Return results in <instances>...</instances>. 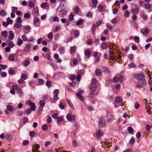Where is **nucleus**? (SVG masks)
Returning a JSON list of instances; mask_svg holds the SVG:
<instances>
[{
  "label": "nucleus",
  "instance_id": "f257e3e1",
  "mask_svg": "<svg viewBox=\"0 0 152 152\" xmlns=\"http://www.w3.org/2000/svg\"><path fill=\"white\" fill-rule=\"evenodd\" d=\"M134 78L137 80L140 83H142V84H146V82L144 76L141 74H136L134 76Z\"/></svg>",
  "mask_w": 152,
  "mask_h": 152
},
{
  "label": "nucleus",
  "instance_id": "f03ea898",
  "mask_svg": "<svg viewBox=\"0 0 152 152\" xmlns=\"http://www.w3.org/2000/svg\"><path fill=\"white\" fill-rule=\"evenodd\" d=\"M120 83H122L123 81V77L119 75H116L113 78V81L115 83H117L118 81Z\"/></svg>",
  "mask_w": 152,
  "mask_h": 152
},
{
  "label": "nucleus",
  "instance_id": "7ed1b4c3",
  "mask_svg": "<svg viewBox=\"0 0 152 152\" xmlns=\"http://www.w3.org/2000/svg\"><path fill=\"white\" fill-rule=\"evenodd\" d=\"M26 104H28L31 107V109L33 111L35 110L36 106L35 104L33 102H31L30 100L27 101L26 102Z\"/></svg>",
  "mask_w": 152,
  "mask_h": 152
},
{
  "label": "nucleus",
  "instance_id": "20e7f679",
  "mask_svg": "<svg viewBox=\"0 0 152 152\" xmlns=\"http://www.w3.org/2000/svg\"><path fill=\"white\" fill-rule=\"evenodd\" d=\"M106 124V122L104 118H102L100 119L99 123V125L101 127H103L105 126Z\"/></svg>",
  "mask_w": 152,
  "mask_h": 152
},
{
  "label": "nucleus",
  "instance_id": "39448f33",
  "mask_svg": "<svg viewBox=\"0 0 152 152\" xmlns=\"http://www.w3.org/2000/svg\"><path fill=\"white\" fill-rule=\"evenodd\" d=\"M63 75L62 73L59 72L54 74L53 76V79H56L58 78L59 77L62 76Z\"/></svg>",
  "mask_w": 152,
  "mask_h": 152
},
{
  "label": "nucleus",
  "instance_id": "423d86ee",
  "mask_svg": "<svg viewBox=\"0 0 152 152\" xmlns=\"http://www.w3.org/2000/svg\"><path fill=\"white\" fill-rule=\"evenodd\" d=\"M14 37V35L13 32L12 31H9L8 39L10 40H12L13 39Z\"/></svg>",
  "mask_w": 152,
  "mask_h": 152
},
{
  "label": "nucleus",
  "instance_id": "0eeeda50",
  "mask_svg": "<svg viewBox=\"0 0 152 152\" xmlns=\"http://www.w3.org/2000/svg\"><path fill=\"white\" fill-rule=\"evenodd\" d=\"M101 69L103 72H104L107 73H110V70L106 67L102 66H101Z\"/></svg>",
  "mask_w": 152,
  "mask_h": 152
},
{
  "label": "nucleus",
  "instance_id": "6e6552de",
  "mask_svg": "<svg viewBox=\"0 0 152 152\" xmlns=\"http://www.w3.org/2000/svg\"><path fill=\"white\" fill-rule=\"evenodd\" d=\"M141 33L143 34L146 36L147 34H148L149 32L148 29L146 28H145L143 29H142L141 30Z\"/></svg>",
  "mask_w": 152,
  "mask_h": 152
},
{
  "label": "nucleus",
  "instance_id": "1a4fd4ad",
  "mask_svg": "<svg viewBox=\"0 0 152 152\" xmlns=\"http://www.w3.org/2000/svg\"><path fill=\"white\" fill-rule=\"evenodd\" d=\"M33 146H34V147H35L36 149H33L32 150L33 152H38L37 151L40 148V145L39 144H34L33 145Z\"/></svg>",
  "mask_w": 152,
  "mask_h": 152
},
{
  "label": "nucleus",
  "instance_id": "9d476101",
  "mask_svg": "<svg viewBox=\"0 0 152 152\" xmlns=\"http://www.w3.org/2000/svg\"><path fill=\"white\" fill-rule=\"evenodd\" d=\"M96 135L97 138L102 136L103 135V133L101 130H98L96 133Z\"/></svg>",
  "mask_w": 152,
  "mask_h": 152
},
{
  "label": "nucleus",
  "instance_id": "9b49d317",
  "mask_svg": "<svg viewBox=\"0 0 152 152\" xmlns=\"http://www.w3.org/2000/svg\"><path fill=\"white\" fill-rule=\"evenodd\" d=\"M95 74L98 76H101L102 75V72L101 70L99 69H96L95 70Z\"/></svg>",
  "mask_w": 152,
  "mask_h": 152
},
{
  "label": "nucleus",
  "instance_id": "f8f14e48",
  "mask_svg": "<svg viewBox=\"0 0 152 152\" xmlns=\"http://www.w3.org/2000/svg\"><path fill=\"white\" fill-rule=\"evenodd\" d=\"M76 96H77V98L79 99L82 102H84V99L83 96L80 94H79L78 93H76Z\"/></svg>",
  "mask_w": 152,
  "mask_h": 152
},
{
  "label": "nucleus",
  "instance_id": "ddd939ff",
  "mask_svg": "<svg viewBox=\"0 0 152 152\" xmlns=\"http://www.w3.org/2000/svg\"><path fill=\"white\" fill-rule=\"evenodd\" d=\"M67 119L69 120H73L75 118L74 116L70 114H68L66 116Z\"/></svg>",
  "mask_w": 152,
  "mask_h": 152
},
{
  "label": "nucleus",
  "instance_id": "4468645a",
  "mask_svg": "<svg viewBox=\"0 0 152 152\" xmlns=\"http://www.w3.org/2000/svg\"><path fill=\"white\" fill-rule=\"evenodd\" d=\"M122 101V99L121 97H118L115 98V102L117 103H120Z\"/></svg>",
  "mask_w": 152,
  "mask_h": 152
},
{
  "label": "nucleus",
  "instance_id": "2eb2a0df",
  "mask_svg": "<svg viewBox=\"0 0 152 152\" xmlns=\"http://www.w3.org/2000/svg\"><path fill=\"white\" fill-rule=\"evenodd\" d=\"M31 48V45L28 44H27L25 46V47L24 49V50L25 52H27L28 51V50Z\"/></svg>",
  "mask_w": 152,
  "mask_h": 152
},
{
  "label": "nucleus",
  "instance_id": "dca6fc26",
  "mask_svg": "<svg viewBox=\"0 0 152 152\" xmlns=\"http://www.w3.org/2000/svg\"><path fill=\"white\" fill-rule=\"evenodd\" d=\"M1 35L2 37H7L8 35V32L6 31H4L1 33Z\"/></svg>",
  "mask_w": 152,
  "mask_h": 152
},
{
  "label": "nucleus",
  "instance_id": "f3484780",
  "mask_svg": "<svg viewBox=\"0 0 152 152\" xmlns=\"http://www.w3.org/2000/svg\"><path fill=\"white\" fill-rule=\"evenodd\" d=\"M91 53V51L90 50H87L85 51L84 54L85 55L88 56L87 58H88Z\"/></svg>",
  "mask_w": 152,
  "mask_h": 152
},
{
  "label": "nucleus",
  "instance_id": "a211bd4d",
  "mask_svg": "<svg viewBox=\"0 0 152 152\" xmlns=\"http://www.w3.org/2000/svg\"><path fill=\"white\" fill-rule=\"evenodd\" d=\"M145 84H143L142 83H140L139 82L136 85V87L137 88H140L143 87V85H145Z\"/></svg>",
  "mask_w": 152,
  "mask_h": 152
},
{
  "label": "nucleus",
  "instance_id": "6ab92c4d",
  "mask_svg": "<svg viewBox=\"0 0 152 152\" xmlns=\"http://www.w3.org/2000/svg\"><path fill=\"white\" fill-rule=\"evenodd\" d=\"M8 59L10 61H13L15 59V56L13 54H11L9 55Z\"/></svg>",
  "mask_w": 152,
  "mask_h": 152
},
{
  "label": "nucleus",
  "instance_id": "aec40b11",
  "mask_svg": "<svg viewBox=\"0 0 152 152\" xmlns=\"http://www.w3.org/2000/svg\"><path fill=\"white\" fill-rule=\"evenodd\" d=\"M24 28L25 31H27V33L29 32L30 31L31 29V28L29 26H25L24 27Z\"/></svg>",
  "mask_w": 152,
  "mask_h": 152
},
{
  "label": "nucleus",
  "instance_id": "412c9836",
  "mask_svg": "<svg viewBox=\"0 0 152 152\" xmlns=\"http://www.w3.org/2000/svg\"><path fill=\"white\" fill-rule=\"evenodd\" d=\"M132 11L133 14H136L138 13L139 10L138 8H135L132 9Z\"/></svg>",
  "mask_w": 152,
  "mask_h": 152
},
{
  "label": "nucleus",
  "instance_id": "4be33fe9",
  "mask_svg": "<svg viewBox=\"0 0 152 152\" xmlns=\"http://www.w3.org/2000/svg\"><path fill=\"white\" fill-rule=\"evenodd\" d=\"M130 15V13L128 10H126L124 13V16L125 17H128Z\"/></svg>",
  "mask_w": 152,
  "mask_h": 152
},
{
  "label": "nucleus",
  "instance_id": "5701e85b",
  "mask_svg": "<svg viewBox=\"0 0 152 152\" xmlns=\"http://www.w3.org/2000/svg\"><path fill=\"white\" fill-rule=\"evenodd\" d=\"M48 6L46 2H45L42 3L41 5V7L42 8L44 9L46 7Z\"/></svg>",
  "mask_w": 152,
  "mask_h": 152
},
{
  "label": "nucleus",
  "instance_id": "b1692460",
  "mask_svg": "<svg viewBox=\"0 0 152 152\" xmlns=\"http://www.w3.org/2000/svg\"><path fill=\"white\" fill-rule=\"evenodd\" d=\"M98 9L99 11L102 12L104 10L103 6L101 4H99L98 7Z\"/></svg>",
  "mask_w": 152,
  "mask_h": 152
},
{
  "label": "nucleus",
  "instance_id": "393cba45",
  "mask_svg": "<svg viewBox=\"0 0 152 152\" xmlns=\"http://www.w3.org/2000/svg\"><path fill=\"white\" fill-rule=\"evenodd\" d=\"M130 134H132L133 133L134 130L131 127H129L127 128Z\"/></svg>",
  "mask_w": 152,
  "mask_h": 152
},
{
  "label": "nucleus",
  "instance_id": "a878e982",
  "mask_svg": "<svg viewBox=\"0 0 152 152\" xmlns=\"http://www.w3.org/2000/svg\"><path fill=\"white\" fill-rule=\"evenodd\" d=\"M96 28V25L95 24H94L92 26V27L91 28V30L92 31V33L93 35H94L95 34L94 31Z\"/></svg>",
  "mask_w": 152,
  "mask_h": 152
},
{
  "label": "nucleus",
  "instance_id": "bb28decb",
  "mask_svg": "<svg viewBox=\"0 0 152 152\" xmlns=\"http://www.w3.org/2000/svg\"><path fill=\"white\" fill-rule=\"evenodd\" d=\"M30 61L27 60H25L23 63V65L25 66H28L30 64Z\"/></svg>",
  "mask_w": 152,
  "mask_h": 152
},
{
  "label": "nucleus",
  "instance_id": "cd10ccee",
  "mask_svg": "<svg viewBox=\"0 0 152 152\" xmlns=\"http://www.w3.org/2000/svg\"><path fill=\"white\" fill-rule=\"evenodd\" d=\"M43 107L40 106L38 109V113L39 115L41 114L42 113Z\"/></svg>",
  "mask_w": 152,
  "mask_h": 152
},
{
  "label": "nucleus",
  "instance_id": "c85d7f7f",
  "mask_svg": "<svg viewBox=\"0 0 152 152\" xmlns=\"http://www.w3.org/2000/svg\"><path fill=\"white\" fill-rule=\"evenodd\" d=\"M18 45L19 46L21 45L23 43V40L20 38H18Z\"/></svg>",
  "mask_w": 152,
  "mask_h": 152
},
{
  "label": "nucleus",
  "instance_id": "c756f323",
  "mask_svg": "<svg viewBox=\"0 0 152 152\" xmlns=\"http://www.w3.org/2000/svg\"><path fill=\"white\" fill-rule=\"evenodd\" d=\"M6 139L9 141H11L12 139V137L11 135L8 134L6 135Z\"/></svg>",
  "mask_w": 152,
  "mask_h": 152
},
{
  "label": "nucleus",
  "instance_id": "7c9ffc66",
  "mask_svg": "<svg viewBox=\"0 0 152 152\" xmlns=\"http://www.w3.org/2000/svg\"><path fill=\"white\" fill-rule=\"evenodd\" d=\"M34 3L33 1H31L29 2L28 4L29 7L32 8L34 6Z\"/></svg>",
  "mask_w": 152,
  "mask_h": 152
},
{
  "label": "nucleus",
  "instance_id": "2f4dec72",
  "mask_svg": "<svg viewBox=\"0 0 152 152\" xmlns=\"http://www.w3.org/2000/svg\"><path fill=\"white\" fill-rule=\"evenodd\" d=\"M22 38L24 41H26L28 40V38L26 35L25 34H23L22 36Z\"/></svg>",
  "mask_w": 152,
  "mask_h": 152
},
{
  "label": "nucleus",
  "instance_id": "473e14b6",
  "mask_svg": "<svg viewBox=\"0 0 152 152\" xmlns=\"http://www.w3.org/2000/svg\"><path fill=\"white\" fill-rule=\"evenodd\" d=\"M97 89V87L96 86H92L90 88V91L92 92H94L96 91Z\"/></svg>",
  "mask_w": 152,
  "mask_h": 152
},
{
  "label": "nucleus",
  "instance_id": "72a5a7b5",
  "mask_svg": "<svg viewBox=\"0 0 152 152\" xmlns=\"http://www.w3.org/2000/svg\"><path fill=\"white\" fill-rule=\"evenodd\" d=\"M21 23H15V26L18 28H20L21 27Z\"/></svg>",
  "mask_w": 152,
  "mask_h": 152
},
{
  "label": "nucleus",
  "instance_id": "f704fd0d",
  "mask_svg": "<svg viewBox=\"0 0 152 152\" xmlns=\"http://www.w3.org/2000/svg\"><path fill=\"white\" fill-rule=\"evenodd\" d=\"M45 102L44 100H41L39 102L40 106L43 107L45 106Z\"/></svg>",
  "mask_w": 152,
  "mask_h": 152
},
{
  "label": "nucleus",
  "instance_id": "c9c22d12",
  "mask_svg": "<svg viewBox=\"0 0 152 152\" xmlns=\"http://www.w3.org/2000/svg\"><path fill=\"white\" fill-rule=\"evenodd\" d=\"M97 2L98 1L97 0H93L92 1V3L93 6L94 7H96L97 5Z\"/></svg>",
  "mask_w": 152,
  "mask_h": 152
},
{
  "label": "nucleus",
  "instance_id": "e433bc0d",
  "mask_svg": "<svg viewBox=\"0 0 152 152\" xmlns=\"http://www.w3.org/2000/svg\"><path fill=\"white\" fill-rule=\"evenodd\" d=\"M76 50V48L75 46L72 47L71 48L70 53H75Z\"/></svg>",
  "mask_w": 152,
  "mask_h": 152
},
{
  "label": "nucleus",
  "instance_id": "4c0bfd02",
  "mask_svg": "<svg viewBox=\"0 0 152 152\" xmlns=\"http://www.w3.org/2000/svg\"><path fill=\"white\" fill-rule=\"evenodd\" d=\"M107 45L106 43H103L101 45V47L103 49H105L107 48Z\"/></svg>",
  "mask_w": 152,
  "mask_h": 152
},
{
  "label": "nucleus",
  "instance_id": "58836bf2",
  "mask_svg": "<svg viewBox=\"0 0 152 152\" xmlns=\"http://www.w3.org/2000/svg\"><path fill=\"white\" fill-rule=\"evenodd\" d=\"M0 15L3 16H4L6 15V13L4 10H2L0 12Z\"/></svg>",
  "mask_w": 152,
  "mask_h": 152
},
{
  "label": "nucleus",
  "instance_id": "ea45409f",
  "mask_svg": "<svg viewBox=\"0 0 152 152\" xmlns=\"http://www.w3.org/2000/svg\"><path fill=\"white\" fill-rule=\"evenodd\" d=\"M33 12L35 14H37L38 13L39 10L37 7H35L33 9Z\"/></svg>",
  "mask_w": 152,
  "mask_h": 152
},
{
  "label": "nucleus",
  "instance_id": "a19ab883",
  "mask_svg": "<svg viewBox=\"0 0 152 152\" xmlns=\"http://www.w3.org/2000/svg\"><path fill=\"white\" fill-rule=\"evenodd\" d=\"M42 129L44 130H46L48 129V126L45 124L42 126Z\"/></svg>",
  "mask_w": 152,
  "mask_h": 152
},
{
  "label": "nucleus",
  "instance_id": "79ce46f5",
  "mask_svg": "<svg viewBox=\"0 0 152 152\" xmlns=\"http://www.w3.org/2000/svg\"><path fill=\"white\" fill-rule=\"evenodd\" d=\"M134 107L135 109L138 108L140 106V104L137 102H136L134 104Z\"/></svg>",
  "mask_w": 152,
  "mask_h": 152
},
{
  "label": "nucleus",
  "instance_id": "37998d69",
  "mask_svg": "<svg viewBox=\"0 0 152 152\" xmlns=\"http://www.w3.org/2000/svg\"><path fill=\"white\" fill-rule=\"evenodd\" d=\"M14 46V44L12 42H10L9 43V46L8 47L11 48L13 47Z\"/></svg>",
  "mask_w": 152,
  "mask_h": 152
},
{
  "label": "nucleus",
  "instance_id": "c03bdc74",
  "mask_svg": "<svg viewBox=\"0 0 152 152\" xmlns=\"http://www.w3.org/2000/svg\"><path fill=\"white\" fill-rule=\"evenodd\" d=\"M66 101L67 102V103H68L69 105L71 107H73V104L70 100L69 99H67Z\"/></svg>",
  "mask_w": 152,
  "mask_h": 152
},
{
  "label": "nucleus",
  "instance_id": "a18cd8bd",
  "mask_svg": "<svg viewBox=\"0 0 152 152\" xmlns=\"http://www.w3.org/2000/svg\"><path fill=\"white\" fill-rule=\"evenodd\" d=\"M83 22V20L82 19H80L77 22L76 25L77 26L80 25Z\"/></svg>",
  "mask_w": 152,
  "mask_h": 152
},
{
  "label": "nucleus",
  "instance_id": "49530a36",
  "mask_svg": "<svg viewBox=\"0 0 152 152\" xmlns=\"http://www.w3.org/2000/svg\"><path fill=\"white\" fill-rule=\"evenodd\" d=\"M96 83V80L95 79H93L92 80L91 82V84L92 85H95Z\"/></svg>",
  "mask_w": 152,
  "mask_h": 152
},
{
  "label": "nucleus",
  "instance_id": "de8ad7c7",
  "mask_svg": "<svg viewBox=\"0 0 152 152\" xmlns=\"http://www.w3.org/2000/svg\"><path fill=\"white\" fill-rule=\"evenodd\" d=\"M48 37L49 39H52L53 37V34L52 32H50L48 34Z\"/></svg>",
  "mask_w": 152,
  "mask_h": 152
},
{
  "label": "nucleus",
  "instance_id": "09e8293b",
  "mask_svg": "<svg viewBox=\"0 0 152 152\" xmlns=\"http://www.w3.org/2000/svg\"><path fill=\"white\" fill-rule=\"evenodd\" d=\"M93 42V40L91 39H88L87 41V43L90 45H91Z\"/></svg>",
  "mask_w": 152,
  "mask_h": 152
},
{
  "label": "nucleus",
  "instance_id": "8fccbe9b",
  "mask_svg": "<svg viewBox=\"0 0 152 152\" xmlns=\"http://www.w3.org/2000/svg\"><path fill=\"white\" fill-rule=\"evenodd\" d=\"M151 7V5L147 3L145 5V7L147 9H150Z\"/></svg>",
  "mask_w": 152,
  "mask_h": 152
},
{
  "label": "nucleus",
  "instance_id": "3c124183",
  "mask_svg": "<svg viewBox=\"0 0 152 152\" xmlns=\"http://www.w3.org/2000/svg\"><path fill=\"white\" fill-rule=\"evenodd\" d=\"M134 138L132 137L129 142V143L131 145H133L134 144Z\"/></svg>",
  "mask_w": 152,
  "mask_h": 152
},
{
  "label": "nucleus",
  "instance_id": "603ef678",
  "mask_svg": "<svg viewBox=\"0 0 152 152\" xmlns=\"http://www.w3.org/2000/svg\"><path fill=\"white\" fill-rule=\"evenodd\" d=\"M30 15L28 13H25L24 14V17L26 18H28L30 17Z\"/></svg>",
  "mask_w": 152,
  "mask_h": 152
},
{
  "label": "nucleus",
  "instance_id": "864d4df0",
  "mask_svg": "<svg viewBox=\"0 0 152 152\" xmlns=\"http://www.w3.org/2000/svg\"><path fill=\"white\" fill-rule=\"evenodd\" d=\"M117 21V19L116 18H114L111 20V22L113 24L116 23Z\"/></svg>",
  "mask_w": 152,
  "mask_h": 152
},
{
  "label": "nucleus",
  "instance_id": "5fc2aeb1",
  "mask_svg": "<svg viewBox=\"0 0 152 152\" xmlns=\"http://www.w3.org/2000/svg\"><path fill=\"white\" fill-rule=\"evenodd\" d=\"M19 87L17 85H13L12 86V89L17 90Z\"/></svg>",
  "mask_w": 152,
  "mask_h": 152
},
{
  "label": "nucleus",
  "instance_id": "6e6d98bb",
  "mask_svg": "<svg viewBox=\"0 0 152 152\" xmlns=\"http://www.w3.org/2000/svg\"><path fill=\"white\" fill-rule=\"evenodd\" d=\"M51 142L50 141H47L45 143V147H48V145L51 144Z\"/></svg>",
  "mask_w": 152,
  "mask_h": 152
},
{
  "label": "nucleus",
  "instance_id": "4d7b16f0",
  "mask_svg": "<svg viewBox=\"0 0 152 152\" xmlns=\"http://www.w3.org/2000/svg\"><path fill=\"white\" fill-rule=\"evenodd\" d=\"M52 117L54 118H57L58 117V114L57 113H55L52 115Z\"/></svg>",
  "mask_w": 152,
  "mask_h": 152
},
{
  "label": "nucleus",
  "instance_id": "13d9d810",
  "mask_svg": "<svg viewBox=\"0 0 152 152\" xmlns=\"http://www.w3.org/2000/svg\"><path fill=\"white\" fill-rule=\"evenodd\" d=\"M60 52L61 54H63L64 53V49L63 48H61L59 49Z\"/></svg>",
  "mask_w": 152,
  "mask_h": 152
},
{
  "label": "nucleus",
  "instance_id": "bf43d9fd",
  "mask_svg": "<svg viewBox=\"0 0 152 152\" xmlns=\"http://www.w3.org/2000/svg\"><path fill=\"white\" fill-rule=\"evenodd\" d=\"M35 133L33 131L29 132V135L31 137H33L35 136Z\"/></svg>",
  "mask_w": 152,
  "mask_h": 152
},
{
  "label": "nucleus",
  "instance_id": "052dcab7",
  "mask_svg": "<svg viewBox=\"0 0 152 152\" xmlns=\"http://www.w3.org/2000/svg\"><path fill=\"white\" fill-rule=\"evenodd\" d=\"M79 34V33L77 31H76L74 32V35L76 37H77Z\"/></svg>",
  "mask_w": 152,
  "mask_h": 152
},
{
  "label": "nucleus",
  "instance_id": "680f3d73",
  "mask_svg": "<svg viewBox=\"0 0 152 152\" xmlns=\"http://www.w3.org/2000/svg\"><path fill=\"white\" fill-rule=\"evenodd\" d=\"M59 107L61 109H64V104L62 103H60L59 104Z\"/></svg>",
  "mask_w": 152,
  "mask_h": 152
},
{
  "label": "nucleus",
  "instance_id": "e2e57ef3",
  "mask_svg": "<svg viewBox=\"0 0 152 152\" xmlns=\"http://www.w3.org/2000/svg\"><path fill=\"white\" fill-rule=\"evenodd\" d=\"M16 21L17 23H20L22 22V20L19 17L17 18Z\"/></svg>",
  "mask_w": 152,
  "mask_h": 152
},
{
  "label": "nucleus",
  "instance_id": "0e129e2a",
  "mask_svg": "<svg viewBox=\"0 0 152 152\" xmlns=\"http://www.w3.org/2000/svg\"><path fill=\"white\" fill-rule=\"evenodd\" d=\"M9 73V74L11 75H12L14 73V71L13 69H10L8 71Z\"/></svg>",
  "mask_w": 152,
  "mask_h": 152
},
{
  "label": "nucleus",
  "instance_id": "69168bd1",
  "mask_svg": "<svg viewBox=\"0 0 152 152\" xmlns=\"http://www.w3.org/2000/svg\"><path fill=\"white\" fill-rule=\"evenodd\" d=\"M74 16L71 13L69 16V19L71 21H72L73 20Z\"/></svg>",
  "mask_w": 152,
  "mask_h": 152
},
{
  "label": "nucleus",
  "instance_id": "338daca9",
  "mask_svg": "<svg viewBox=\"0 0 152 152\" xmlns=\"http://www.w3.org/2000/svg\"><path fill=\"white\" fill-rule=\"evenodd\" d=\"M142 18H143V19L145 20H146L147 19L148 17L147 15L145 14H143L142 16Z\"/></svg>",
  "mask_w": 152,
  "mask_h": 152
},
{
  "label": "nucleus",
  "instance_id": "774afa93",
  "mask_svg": "<svg viewBox=\"0 0 152 152\" xmlns=\"http://www.w3.org/2000/svg\"><path fill=\"white\" fill-rule=\"evenodd\" d=\"M21 77L22 79H24V80L26 79L27 78V76L24 74L22 75Z\"/></svg>",
  "mask_w": 152,
  "mask_h": 152
}]
</instances>
